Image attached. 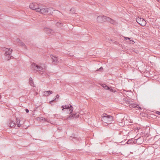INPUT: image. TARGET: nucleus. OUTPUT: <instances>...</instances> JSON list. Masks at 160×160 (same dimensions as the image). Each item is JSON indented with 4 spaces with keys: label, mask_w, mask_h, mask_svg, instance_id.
I'll return each mask as SVG.
<instances>
[{
    "label": "nucleus",
    "mask_w": 160,
    "mask_h": 160,
    "mask_svg": "<svg viewBox=\"0 0 160 160\" xmlns=\"http://www.w3.org/2000/svg\"><path fill=\"white\" fill-rule=\"evenodd\" d=\"M38 12L40 13L46 15L47 14H50L52 13L54 11L53 8H47L45 7H43L40 5L39 8L38 9Z\"/></svg>",
    "instance_id": "f257e3e1"
},
{
    "label": "nucleus",
    "mask_w": 160,
    "mask_h": 160,
    "mask_svg": "<svg viewBox=\"0 0 160 160\" xmlns=\"http://www.w3.org/2000/svg\"><path fill=\"white\" fill-rule=\"evenodd\" d=\"M31 69L34 72L38 71L40 72V73L42 74L43 73L42 72H44L46 69L45 67L43 66L42 67L41 65H38L35 63H32L31 66Z\"/></svg>",
    "instance_id": "f03ea898"
},
{
    "label": "nucleus",
    "mask_w": 160,
    "mask_h": 160,
    "mask_svg": "<svg viewBox=\"0 0 160 160\" xmlns=\"http://www.w3.org/2000/svg\"><path fill=\"white\" fill-rule=\"evenodd\" d=\"M97 21L99 23H102L107 21L110 22L111 23L114 24L115 21L109 17H107L105 16H99L97 18Z\"/></svg>",
    "instance_id": "7ed1b4c3"
},
{
    "label": "nucleus",
    "mask_w": 160,
    "mask_h": 160,
    "mask_svg": "<svg viewBox=\"0 0 160 160\" xmlns=\"http://www.w3.org/2000/svg\"><path fill=\"white\" fill-rule=\"evenodd\" d=\"M113 120L112 116L108 115L106 113L103 114L102 116V120L106 123H111Z\"/></svg>",
    "instance_id": "20e7f679"
},
{
    "label": "nucleus",
    "mask_w": 160,
    "mask_h": 160,
    "mask_svg": "<svg viewBox=\"0 0 160 160\" xmlns=\"http://www.w3.org/2000/svg\"><path fill=\"white\" fill-rule=\"evenodd\" d=\"M62 110L63 111L64 109H69L68 112L71 114L72 112L73 109V108L71 105L69 104V105H65V106H62Z\"/></svg>",
    "instance_id": "39448f33"
},
{
    "label": "nucleus",
    "mask_w": 160,
    "mask_h": 160,
    "mask_svg": "<svg viewBox=\"0 0 160 160\" xmlns=\"http://www.w3.org/2000/svg\"><path fill=\"white\" fill-rule=\"evenodd\" d=\"M50 57L52 60V63L54 65H57L61 61V59L58 58L57 57L52 55H50Z\"/></svg>",
    "instance_id": "423d86ee"
},
{
    "label": "nucleus",
    "mask_w": 160,
    "mask_h": 160,
    "mask_svg": "<svg viewBox=\"0 0 160 160\" xmlns=\"http://www.w3.org/2000/svg\"><path fill=\"white\" fill-rule=\"evenodd\" d=\"M40 4L37 3H32L29 5V8L32 10H35L38 12V9L39 8Z\"/></svg>",
    "instance_id": "0eeeda50"
},
{
    "label": "nucleus",
    "mask_w": 160,
    "mask_h": 160,
    "mask_svg": "<svg viewBox=\"0 0 160 160\" xmlns=\"http://www.w3.org/2000/svg\"><path fill=\"white\" fill-rule=\"evenodd\" d=\"M137 22L142 26H144L146 24V21L142 18H138L136 19Z\"/></svg>",
    "instance_id": "6e6552de"
},
{
    "label": "nucleus",
    "mask_w": 160,
    "mask_h": 160,
    "mask_svg": "<svg viewBox=\"0 0 160 160\" xmlns=\"http://www.w3.org/2000/svg\"><path fill=\"white\" fill-rule=\"evenodd\" d=\"M5 50V55L6 56L8 55V60H10L12 57L11 54L12 51V50L11 48H9V49L8 48H6Z\"/></svg>",
    "instance_id": "1a4fd4ad"
},
{
    "label": "nucleus",
    "mask_w": 160,
    "mask_h": 160,
    "mask_svg": "<svg viewBox=\"0 0 160 160\" xmlns=\"http://www.w3.org/2000/svg\"><path fill=\"white\" fill-rule=\"evenodd\" d=\"M44 30L47 34L49 36L53 34L54 33V31L53 30L47 28H44Z\"/></svg>",
    "instance_id": "9d476101"
},
{
    "label": "nucleus",
    "mask_w": 160,
    "mask_h": 160,
    "mask_svg": "<svg viewBox=\"0 0 160 160\" xmlns=\"http://www.w3.org/2000/svg\"><path fill=\"white\" fill-rule=\"evenodd\" d=\"M79 115V114H76L73 113L71 114L69 116H67L66 118V119H71L74 118H76L78 117Z\"/></svg>",
    "instance_id": "9b49d317"
},
{
    "label": "nucleus",
    "mask_w": 160,
    "mask_h": 160,
    "mask_svg": "<svg viewBox=\"0 0 160 160\" xmlns=\"http://www.w3.org/2000/svg\"><path fill=\"white\" fill-rule=\"evenodd\" d=\"M127 103L129 104V106L130 108H140L137 104L135 103H131L129 101H127Z\"/></svg>",
    "instance_id": "f8f14e48"
},
{
    "label": "nucleus",
    "mask_w": 160,
    "mask_h": 160,
    "mask_svg": "<svg viewBox=\"0 0 160 160\" xmlns=\"http://www.w3.org/2000/svg\"><path fill=\"white\" fill-rule=\"evenodd\" d=\"M17 42L19 44V45L23 47L24 48H26V46L25 45V44L23 42H22V41L19 39H17Z\"/></svg>",
    "instance_id": "ddd939ff"
},
{
    "label": "nucleus",
    "mask_w": 160,
    "mask_h": 160,
    "mask_svg": "<svg viewBox=\"0 0 160 160\" xmlns=\"http://www.w3.org/2000/svg\"><path fill=\"white\" fill-rule=\"evenodd\" d=\"M53 93V92L52 91H44L43 92V95L45 96H49L50 94Z\"/></svg>",
    "instance_id": "4468645a"
},
{
    "label": "nucleus",
    "mask_w": 160,
    "mask_h": 160,
    "mask_svg": "<svg viewBox=\"0 0 160 160\" xmlns=\"http://www.w3.org/2000/svg\"><path fill=\"white\" fill-rule=\"evenodd\" d=\"M8 125L11 127H15L16 125L15 122L12 120H10Z\"/></svg>",
    "instance_id": "2eb2a0df"
},
{
    "label": "nucleus",
    "mask_w": 160,
    "mask_h": 160,
    "mask_svg": "<svg viewBox=\"0 0 160 160\" xmlns=\"http://www.w3.org/2000/svg\"><path fill=\"white\" fill-rule=\"evenodd\" d=\"M59 97V96L58 94H57L56 96V98L53 100L49 102V103L51 104L52 102H53L54 101H57Z\"/></svg>",
    "instance_id": "dca6fc26"
},
{
    "label": "nucleus",
    "mask_w": 160,
    "mask_h": 160,
    "mask_svg": "<svg viewBox=\"0 0 160 160\" xmlns=\"http://www.w3.org/2000/svg\"><path fill=\"white\" fill-rule=\"evenodd\" d=\"M56 26L59 28H61L62 26V23L60 22H58L56 24Z\"/></svg>",
    "instance_id": "f3484780"
},
{
    "label": "nucleus",
    "mask_w": 160,
    "mask_h": 160,
    "mask_svg": "<svg viewBox=\"0 0 160 160\" xmlns=\"http://www.w3.org/2000/svg\"><path fill=\"white\" fill-rule=\"evenodd\" d=\"M29 83L30 85L32 86H33L34 85V83L33 82V81L31 77H30L29 78Z\"/></svg>",
    "instance_id": "a211bd4d"
},
{
    "label": "nucleus",
    "mask_w": 160,
    "mask_h": 160,
    "mask_svg": "<svg viewBox=\"0 0 160 160\" xmlns=\"http://www.w3.org/2000/svg\"><path fill=\"white\" fill-rule=\"evenodd\" d=\"M132 142H133V139L132 138L129 139L126 142V143L129 144H132Z\"/></svg>",
    "instance_id": "6ab92c4d"
},
{
    "label": "nucleus",
    "mask_w": 160,
    "mask_h": 160,
    "mask_svg": "<svg viewBox=\"0 0 160 160\" xmlns=\"http://www.w3.org/2000/svg\"><path fill=\"white\" fill-rule=\"evenodd\" d=\"M101 86L105 89L108 90V89H110V88L107 86L105 84H102Z\"/></svg>",
    "instance_id": "aec40b11"
},
{
    "label": "nucleus",
    "mask_w": 160,
    "mask_h": 160,
    "mask_svg": "<svg viewBox=\"0 0 160 160\" xmlns=\"http://www.w3.org/2000/svg\"><path fill=\"white\" fill-rule=\"evenodd\" d=\"M70 11L72 12L73 13H75V11L74 8H72L70 9Z\"/></svg>",
    "instance_id": "412c9836"
},
{
    "label": "nucleus",
    "mask_w": 160,
    "mask_h": 160,
    "mask_svg": "<svg viewBox=\"0 0 160 160\" xmlns=\"http://www.w3.org/2000/svg\"><path fill=\"white\" fill-rule=\"evenodd\" d=\"M108 90H109L110 91L112 92H116V90L115 89H113L112 88H110V89H108Z\"/></svg>",
    "instance_id": "4be33fe9"
},
{
    "label": "nucleus",
    "mask_w": 160,
    "mask_h": 160,
    "mask_svg": "<svg viewBox=\"0 0 160 160\" xmlns=\"http://www.w3.org/2000/svg\"><path fill=\"white\" fill-rule=\"evenodd\" d=\"M129 43L131 44H133L134 42L133 40H130L129 41Z\"/></svg>",
    "instance_id": "5701e85b"
},
{
    "label": "nucleus",
    "mask_w": 160,
    "mask_h": 160,
    "mask_svg": "<svg viewBox=\"0 0 160 160\" xmlns=\"http://www.w3.org/2000/svg\"><path fill=\"white\" fill-rule=\"evenodd\" d=\"M39 119L41 120H44V121H46V120L45 118H42V117L39 118Z\"/></svg>",
    "instance_id": "b1692460"
},
{
    "label": "nucleus",
    "mask_w": 160,
    "mask_h": 160,
    "mask_svg": "<svg viewBox=\"0 0 160 160\" xmlns=\"http://www.w3.org/2000/svg\"><path fill=\"white\" fill-rule=\"evenodd\" d=\"M138 139H137V140L135 139L134 140H133V142H132V144H135V143H137V141L138 140Z\"/></svg>",
    "instance_id": "393cba45"
},
{
    "label": "nucleus",
    "mask_w": 160,
    "mask_h": 160,
    "mask_svg": "<svg viewBox=\"0 0 160 160\" xmlns=\"http://www.w3.org/2000/svg\"><path fill=\"white\" fill-rule=\"evenodd\" d=\"M76 138L75 137H70V139H72L73 140V141H74V139H76Z\"/></svg>",
    "instance_id": "a878e982"
},
{
    "label": "nucleus",
    "mask_w": 160,
    "mask_h": 160,
    "mask_svg": "<svg viewBox=\"0 0 160 160\" xmlns=\"http://www.w3.org/2000/svg\"><path fill=\"white\" fill-rule=\"evenodd\" d=\"M124 39L125 40H130V38L127 37H124Z\"/></svg>",
    "instance_id": "bb28decb"
},
{
    "label": "nucleus",
    "mask_w": 160,
    "mask_h": 160,
    "mask_svg": "<svg viewBox=\"0 0 160 160\" xmlns=\"http://www.w3.org/2000/svg\"><path fill=\"white\" fill-rule=\"evenodd\" d=\"M103 70V68L102 67H101L97 71H102Z\"/></svg>",
    "instance_id": "cd10ccee"
},
{
    "label": "nucleus",
    "mask_w": 160,
    "mask_h": 160,
    "mask_svg": "<svg viewBox=\"0 0 160 160\" xmlns=\"http://www.w3.org/2000/svg\"><path fill=\"white\" fill-rule=\"evenodd\" d=\"M25 111L27 113H28L29 111V110L28 109H25Z\"/></svg>",
    "instance_id": "c85d7f7f"
},
{
    "label": "nucleus",
    "mask_w": 160,
    "mask_h": 160,
    "mask_svg": "<svg viewBox=\"0 0 160 160\" xmlns=\"http://www.w3.org/2000/svg\"><path fill=\"white\" fill-rule=\"evenodd\" d=\"M156 113H157V114L160 115V112L158 111Z\"/></svg>",
    "instance_id": "c756f323"
},
{
    "label": "nucleus",
    "mask_w": 160,
    "mask_h": 160,
    "mask_svg": "<svg viewBox=\"0 0 160 160\" xmlns=\"http://www.w3.org/2000/svg\"><path fill=\"white\" fill-rule=\"evenodd\" d=\"M18 127H20L21 126V125L20 124H18Z\"/></svg>",
    "instance_id": "7c9ffc66"
},
{
    "label": "nucleus",
    "mask_w": 160,
    "mask_h": 160,
    "mask_svg": "<svg viewBox=\"0 0 160 160\" xmlns=\"http://www.w3.org/2000/svg\"><path fill=\"white\" fill-rule=\"evenodd\" d=\"M158 2H160V0H157Z\"/></svg>",
    "instance_id": "2f4dec72"
},
{
    "label": "nucleus",
    "mask_w": 160,
    "mask_h": 160,
    "mask_svg": "<svg viewBox=\"0 0 160 160\" xmlns=\"http://www.w3.org/2000/svg\"><path fill=\"white\" fill-rule=\"evenodd\" d=\"M1 95H0V99L1 98Z\"/></svg>",
    "instance_id": "473e14b6"
}]
</instances>
